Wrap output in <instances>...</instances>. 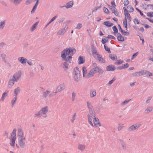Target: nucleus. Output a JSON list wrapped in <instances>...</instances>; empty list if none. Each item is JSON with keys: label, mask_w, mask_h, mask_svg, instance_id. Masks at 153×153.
Listing matches in <instances>:
<instances>
[{"label": "nucleus", "mask_w": 153, "mask_h": 153, "mask_svg": "<svg viewBox=\"0 0 153 153\" xmlns=\"http://www.w3.org/2000/svg\"><path fill=\"white\" fill-rule=\"evenodd\" d=\"M76 94L74 92H73L72 94V99L73 101H74L75 100Z\"/></svg>", "instance_id": "nucleus-43"}, {"label": "nucleus", "mask_w": 153, "mask_h": 153, "mask_svg": "<svg viewBox=\"0 0 153 153\" xmlns=\"http://www.w3.org/2000/svg\"><path fill=\"white\" fill-rule=\"evenodd\" d=\"M123 127V125L122 124H119L118 126L117 127V129L118 131H120L121 130L122 128Z\"/></svg>", "instance_id": "nucleus-49"}, {"label": "nucleus", "mask_w": 153, "mask_h": 153, "mask_svg": "<svg viewBox=\"0 0 153 153\" xmlns=\"http://www.w3.org/2000/svg\"><path fill=\"white\" fill-rule=\"evenodd\" d=\"M123 61L121 59H119L115 62V64L117 65H119L121 64L123 62Z\"/></svg>", "instance_id": "nucleus-39"}, {"label": "nucleus", "mask_w": 153, "mask_h": 153, "mask_svg": "<svg viewBox=\"0 0 153 153\" xmlns=\"http://www.w3.org/2000/svg\"><path fill=\"white\" fill-rule=\"evenodd\" d=\"M109 57L112 60H115L117 59L116 56L114 55L110 54L109 55Z\"/></svg>", "instance_id": "nucleus-36"}, {"label": "nucleus", "mask_w": 153, "mask_h": 153, "mask_svg": "<svg viewBox=\"0 0 153 153\" xmlns=\"http://www.w3.org/2000/svg\"><path fill=\"white\" fill-rule=\"evenodd\" d=\"M37 6H38V5L37 4H35L34 6V7H33V9H32V10L31 11V13H33L35 12V10L36 9V8Z\"/></svg>", "instance_id": "nucleus-47"}, {"label": "nucleus", "mask_w": 153, "mask_h": 153, "mask_svg": "<svg viewBox=\"0 0 153 153\" xmlns=\"http://www.w3.org/2000/svg\"><path fill=\"white\" fill-rule=\"evenodd\" d=\"M95 112L93 109L89 110V112L87 116L89 124L91 126L93 127L94 125L92 122V119L96 117Z\"/></svg>", "instance_id": "nucleus-4"}, {"label": "nucleus", "mask_w": 153, "mask_h": 153, "mask_svg": "<svg viewBox=\"0 0 153 153\" xmlns=\"http://www.w3.org/2000/svg\"><path fill=\"white\" fill-rule=\"evenodd\" d=\"M50 93V92L49 91H46L43 93L42 95V97L44 98H45L49 95Z\"/></svg>", "instance_id": "nucleus-31"}, {"label": "nucleus", "mask_w": 153, "mask_h": 153, "mask_svg": "<svg viewBox=\"0 0 153 153\" xmlns=\"http://www.w3.org/2000/svg\"><path fill=\"white\" fill-rule=\"evenodd\" d=\"M104 48L106 51H108V53H111L110 49L109 48L107 47L105 45H104Z\"/></svg>", "instance_id": "nucleus-54"}, {"label": "nucleus", "mask_w": 153, "mask_h": 153, "mask_svg": "<svg viewBox=\"0 0 153 153\" xmlns=\"http://www.w3.org/2000/svg\"><path fill=\"white\" fill-rule=\"evenodd\" d=\"M73 5V1H71L67 3L66 5L65 6V7L66 8H68L72 7Z\"/></svg>", "instance_id": "nucleus-21"}, {"label": "nucleus", "mask_w": 153, "mask_h": 153, "mask_svg": "<svg viewBox=\"0 0 153 153\" xmlns=\"http://www.w3.org/2000/svg\"><path fill=\"white\" fill-rule=\"evenodd\" d=\"M18 143L20 147L24 148L25 146L26 138L22 130L21 129L18 130Z\"/></svg>", "instance_id": "nucleus-1"}, {"label": "nucleus", "mask_w": 153, "mask_h": 153, "mask_svg": "<svg viewBox=\"0 0 153 153\" xmlns=\"http://www.w3.org/2000/svg\"><path fill=\"white\" fill-rule=\"evenodd\" d=\"M124 15L125 16L124 19H126V20H128L129 22H130L131 21V18L130 16V14L128 12L124 13Z\"/></svg>", "instance_id": "nucleus-15"}, {"label": "nucleus", "mask_w": 153, "mask_h": 153, "mask_svg": "<svg viewBox=\"0 0 153 153\" xmlns=\"http://www.w3.org/2000/svg\"><path fill=\"white\" fill-rule=\"evenodd\" d=\"M123 2L125 6L127 5L129 3L128 0H123Z\"/></svg>", "instance_id": "nucleus-44"}, {"label": "nucleus", "mask_w": 153, "mask_h": 153, "mask_svg": "<svg viewBox=\"0 0 153 153\" xmlns=\"http://www.w3.org/2000/svg\"><path fill=\"white\" fill-rule=\"evenodd\" d=\"M74 79L75 81H79L80 77V72L79 68L76 67L74 69Z\"/></svg>", "instance_id": "nucleus-5"}, {"label": "nucleus", "mask_w": 153, "mask_h": 153, "mask_svg": "<svg viewBox=\"0 0 153 153\" xmlns=\"http://www.w3.org/2000/svg\"><path fill=\"white\" fill-rule=\"evenodd\" d=\"M63 65L64 66V68H65V69H67L68 68V65L66 62H65L63 63Z\"/></svg>", "instance_id": "nucleus-53"}, {"label": "nucleus", "mask_w": 153, "mask_h": 153, "mask_svg": "<svg viewBox=\"0 0 153 153\" xmlns=\"http://www.w3.org/2000/svg\"><path fill=\"white\" fill-rule=\"evenodd\" d=\"M130 100H125L123 102L121 103V105L123 106L126 105L128 102H129Z\"/></svg>", "instance_id": "nucleus-45"}, {"label": "nucleus", "mask_w": 153, "mask_h": 153, "mask_svg": "<svg viewBox=\"0 0 153 153\" xmlns=\"http://www.w3.org/2000/svg\"><path fill=\"white\" fill-rule=\"evenodd\" d=\"M115 69V67L112 65H109L106 67V70L107 71H114Z\"/></svg>", "instance_id": "nucleus-18"}, {"label": "nucleus", "mask_w": 153, "mask_h": 153, "mask_svg": "<svg viewBox=\"0 0 153 153\" xmlns=\"http://www.w3.org/2000/svg\"><path fill=\"white\" fill-rule=\"evenodd\" d=\"M14 81L13 80V79H12L10 80L8 85V88H11L12 87L14 84Z\"/></svg>", "instance_id": "nucleus-22"}, {"label": "nucleus", "mask_w": 153, "mask_h": 153, "mask_svg": "<svg viewBox=\"0 0 153 153\" xmlns=\"http://www.w3.org/2000/svg\"><path fill=\"white\" fill-rule=\"evenodd\" d=\"M134 22L135 24H139V21L137 19H135L134 20Z\"/></svg>", "instance_id": "nucleus-62"}, {"label": "nucleus", "mask_w": 153, "mask_h": 153, "mask_svg": "<svg viewBox=\"0 0 153 153\" xmlns=\"http://www.w3.org/2000/svg\"><path fill=\"white\" fill-rule=\"evenodd\" d=\"M140 126V125L135 124L132 125L128 129V130L129 131H131L135 130L137 128H138Z\"/></svg>", "instance_id": "nucleus-12"}, {"label": "nucleus", "mask_w": 153, "mask_h": 153, "mask_svg": "<svg viewBox=\"0 0 153 153\" xmlns=\"http://www.w3.org/2000/svg\"><path fill=\"white\" fill-rule=\"evenodd\" d=\"M56 16H55L54 17H53L50 20V21L49 22V23L47 24L46 26H48L51 23V22L53 21L56 18Z\"/></svg>", "instance_id": "nucleus-48"}, {"label": "nucleus", "mask_w": 153, "mask_h": 153, "mask_svg": "<svg viewBox=\"0 0 153 153\" xmlns=\"http://www.w3.org/2000/svg\"><path fill=\"white\" fill-rule=\"evenodd\" d=\"M123 24L124 27L126 28V30H127V20H126V19H124L123 20Z\"/></svg>", "instance_id": "nucleus-29"}, {"label": "nucleus", "mask_w": 153, "mask_h": 153, "mask_svg": "<svg viewBox=\"0 0 153 153\" xmlns=\"http://www.w3.org/2000/svg\"><path fill=\"white\" fill-rule=\"evenodd\" d=\"M82 70L83 73V76L84 77L87 78V70L86 68L85 67H83L82 68Z\"/></svg>", "instance_id": "nucleus-13"}, {"label": "nucleus", "mask_w": 153, "mask_h": 153, "mask_svg": "<svg viewBox=\"0 0 153 153\" xmlns=\"http://www.w3.org/2000/svg\"><path fill=\"white\" fill-rule=\"evenodd\" d=\"M146 75H148L149 76H151L152 75V74L149 71H145V74Z\"/></svg>", "instance_id": "nucleus-50"}, {"label": "nucleus", "mask_w": 153, "mask_h": 153, "mask_svg": "<svg viewBox=\"0 0 153 153\" xmlns=\"http://www.w3.org/2000/svg\"><path fill=\"white\" fill-rule=\"evenodd\" d=\"M111 4L112 5V6L113 7V8H115L116 6V5L114 1H112L111 3Z\"/></svg>", "instance_id": "nucleus-57"}, {"label": "nucleus", "mask_w": 153, "mask_h": 153, "mask_svg": "<svg viewBox=\"0 0 153 153\" xmlns=\"http://www.w3.org/2000/svg\"><path fill=\"white\" fill-rule=\"evenodd\" d=\"M97 68H94L92 69L87 74V78H89L94 76L97 71Z\"/></svg>", "instance_id": "nucleus-8"}, {"label": "nucleus", "mask_w": 153, "mask_h": 153, "mask_svg": "<svg viewBox=\"0 0 153 153\" xmlns=\"http://www.w3.org/2000/svg\"><path fill=\"white\" fill-rule=\"evenodd\" d=\"M96 95V92L95 90H92L90 91V97L91 98L94 97Z\"/></svg>", "instance_id": "nucleus-26"}, {"label": "nucleus", "mask_w": 153, "mask_h": 153, "mask_svg": "<svg viewBox=\"0 0 153 153\" xmlns=\"http://www.w3.org/2000/svg\"><path fill=\"white\" fill-rule=\"evenodd\" d=\"M93 120L94 125L96 127H99L101 126V124L99 120L97 118L94 117Z\"/></svg>", "instance_id": "nucleus-11"}, {"label": "nucleus", "mask_w": 153, "mask_h": 153, "mask_svg": "<svg viewBox=\"0 0 153 153\" xmlns=\"http://www.w3.org/2000/svg\"><path fill=\"white\" fill-rule=\"evenodd\" d=\"M8 91H7V92L5 91L3 94L2 97L0 100V101H4V98L6 97L7 94L8 93Z\"/></svg>", "instance_id": "nucleus-23"}, {"label": "nucleus", "mask_w": 153, "mask_h": 153, "mask_svg": "<svg viewBox=\"0 0 153 153\" xmlns=\"http://www.w3.org/2000/svg\"><path fill=\"white\" fill-rule=\"evenodd\" d=\"M78 64H82L84 63L85 58L84 57L80 56L78 58Z\"/></svg>", "instance_id": "nucleus-16"}, {"label": "nucleus", "mask_w": 153, "mask_h": 153, "mask_svg": "<svg viewBox=\"0 0 153 153\" xmlns=\"http://www.w3.org/2000/svg\"><path fill=\"white\" fill-rule=\"evenodd\" d=\"M10 1L15 5L19 4L22 0H10Z\"/></svg>", "instance_id": "nucleus-24"}, {"label": "nucleus", "mask_w": 153, "mask_h": 153, "mask_svg": "<svg viewBox=\"0 0 153 153\" xmlns=\"http://www.w3.org/2000/svg\"><path fill=\"white\" fill-rule=\"evenodd\" d=\"M147 16H148L153 17V12H149L147 13Z\"/></svg>", "instance_id": "nucleus-63"}, {"label": "nucleus", "mask_w": 153, "mask_h": 153, "mask_svg": "<svg viewBox=\"0 0 153 153\" xmlns=\"http://www.w3.org/2000/svg\"><path fill=\"white\" fill-rule=\"evenodd\" d=\"M96 58H97L100 62L102 63H104L105 62V59L102 58V56L100 55H97Z\"/></svg>", "instance_id": "nucleus-19"}, {"label": "nucleus", "mask_w": 153, "mask_h": 153, "mask_svg": "<svg viewBox=\"0 0 153 153\" xmlns=\"http://www.w3.org/2000/svg\"><path fill=\"white\" fill-rule=\"evenodd\" d=\"M106 41L107 40L106 38L102 39V42L103 44H105L106 42Z\"/></svg>", "instance_id": "nucleus-64"}, {"label": "nucleus", "mask_w": 153, "mask_h": 153, "mask_svg": "<svg viewBox=\"0 0 153 153\" xmlns=\"http://www.w3.org/2000/svg\"><path fill=\"white\" fill-rule=\"evenodd\" d=\"M145 71L143 70L141 71L140 72H138V76H140L142 75L145 74Z\"/></svg>", "instance_id": "nucleus-42"}, {"label": "nucleus", "mask_w": 153, "mask_h": 153, "mask_svg": "<svg viewBox=\"0 0 153 153\" xmlns=\"http://www.w3.org/2000/svg\"><path fill=\"white\" fill-rule=\"evenodd\" d=\"M103 10L104 12L106 13H109L108 9L106 7H104Z\"/></svg>", "instance_id": "nucleus-61"}, {"label": "nucleus", "mask_w": 153, "mask_h": 153, "mask_svg": "<svg viewBox=\"0 0 153 153\" xmlns=\"http://www.w3.org/2000/svg\"><path fill=\"white\" fill-rule=\"evenodd\" d=\"M65 32V29H63L60 30L58 32V34L59 35H63Z\"/></svg>", "instance_id": "nucleus-35"}, {"label": "nucleus", "mask_w": 153, "mask_h": 153, "mask_svg": "<svg viewBox=\"0 0 153 153\" xmlns=\"http://www.w3.org/2000/svg\"><path fill=\"white\" fill-rule=\"evenodd\" d=\"M76 50L74 48H66L62 51L61 54V57L65 60L70 61L71 60L72 57L68 56L66 58V56L70 54L72 55L75 53Z\"/></svg>", "instance_id": "nucleus-2"}, {"label": "nucleus", "mask_w": 153, "mask_h": 153, "mask_svg": "<svg viewBox=\"0 0 153 153\" xmlns=\"http://www.w3.org/2000/svg\"><path fill=\"white\" fill-rule=\"evenodd\" d=\"M87 106L89 110L93 109L92 106L90 102H87Z\"/></svg>", "instance_id": "nucleus-32"}, {"label": "nucleus", "mask_w": 153, "mask_h": 153, "mask_svg": "<svg viewBox=\"0 0 153 153\" xmlns=\"http://www.w3.org/2000/svg\"><path fill=\"white\" fill-rule=\"evenodd\" d=\"M21 73L19 71L15 73L13 76L12 79L14 82H17L21 76Z\"/></svg>", "instance_id": "nucleus-9"}, {"label": "nucleus", "mask_w": 153, "mask_h": 153, "mask_svg": "<svg viewBox=\"0 0 153 153\" xmlns=\"http://www.w3.org/2000/svg\"><path fill=\"white\" fill-rule=\"evenodd\" d=\"M113 29L115 33H117L118 32V30L115 26H114L113 27Z\"/></svg>", "instance_id": "nucleus-55"}, {"label": "nucleus", "mask_w": 153, "mask_h": 153, "mask_svg": "<svg viewBox=\"0 0 153 153\" xmlns=\"http://www.w3.org/2000/svg\"><path fill=\"white\" fill-rule=\"evenodd\" d=\"M76 116V114L74 113L72 117V119L71 120V121L72 123H73L74 120H75V117Z\"/></svg>", "instance_id": "nucleus-60"}, {"label": "nucleus", "mask_w": 153, "mask_h": 153, "mask_svg": "<svg viewBox=\"0 0 153 153\" xmlns=\"http://www.w3.org/2000/svg\"><path fill=\"white\" fill-rule=\"evenodd\" d=\"M20 89L19 88L17 87L14 90V93L15 94V96H17L18 94L20 92Z\"/></svg>", "instance_id": "nucleus-34"}, {"label": "nucleus", "mask_w": 153, "mask_h": 153, "mask_svg": "<svg viewBox=\"0 0 153 153\" xmlns=\"http://www.w3.org/2000/svg\"><path fill=\"white\" fill-rule=\"evenodd\" d=\"M39 22H37L35 23L33 25H32L30 28V30L31 31H33L36 29V27L38 24Z\"/></svg>", "instance_id": "nucleus-28"}, {"label": "nucleus", "mask_w": 153, "mask_h": 153, "mask_svg": "<svg viewBox=\"0 0 153 153\" xmlns=\"http://www.w3.org/2000/svg\"><path fill=\"white\" fill-rule=\"evenodd\" d=\"M119 141L121 146V150L123 152L126 151L127 150V146L125 142L122 140H120Z\"/></svg>", "instance_id": "nucleus-10"}, {"label": "nucleus", "mask_w": 153, "mask_h": 153, "mask_svg": "<svg viewBox=\"0 0 153 153\" xmlns=\"http://www.w3.org/2000/svg\"><path fill=\"white\" fill-rule=\"evenodd\" d=\"M85 148V145L79 143L77 146L78 149L82 151H84Z\"/></svg>", "instance_id": "nucleus-14"}, {"label": "nucleus", "mask_w": 153, "mask_h": 153, "mask_svg": "<svg viewBox=\"0 0 153 153\" xmlns=\"http://www.w3.org/2000/svg\"><path fill=\"white\" fill-rule=\"evenodd\" d=\"M65 88V86L63 84H61L58 86L56 88L55 92L49 95L50 97L55 96L57 93L60 92L64 90Z\"/></svg>", "instance_id": "nucleus-6"}, {"label": "nucleus", "mask_w": 153, "mask_h": 153, "mask_svg": "<svg viewBox=\"0 0 153 153\" xmlns=\"http://www.w3.org/2000/svg\"><path fill=\"white\" fill-rule=\"evenodd\" d=\"M153 110V108L152 106L148 107L145 110V113L148 114L151 112Z\"/></svg>", "instance_id": "nucleus-20"}, {"label": "nucleus", "mask_w": 153, "mask_h": 153, "mask_svg": "<svg viewBox=\"0 0 153 153\" xmlns=\"http://www.w3.org/2000/svg\"><path fill=\"white\" fill-rule=\"evenodd\" d=\"M127 8L129 10V11L130 12H133L134 11L133 8L131 6H128L127 7Z\"/></svg>", "instance_id": "nucleus-41"}, {"label": "nucleus", "mask_w": 153, "mask_h": 153, "mask_svg": "<svg viewBox=\"0 0 153 153\" xmlns=\"http://www.w3.org/2000/svg\"><path fill=\"white\" fill-rule=\"evenodd\" d=\"M121 33L123 35H128L129 34L128 32L124 31L123 30H121Z\"/></svg>", "instance_id": "nucleus-46"}, {"label": "nucleus", "mask_w": 153, "mask_h": 153, "mask_svg": "<svg viewBox=\"0 0 153 153\" xmlns=\"http://www.w3.org/2000/svg\"><path fill=\"white\" fill-rule=\"evenodd\" d=\"M5 22L3 21L1 22L0 23V29H2L4 28L5 25Z\"/></svg>", "instance_id": "nucleus-37"}, {"label": "nucleus", "mask_w": 153, "mask_h": 153, "mask_svg": "<svg viewBox=\"0 0 153 153\" xmlns=\"http://www.w3.org/2000/svg\"><path fill=\"white\" fill-rule=\"evenodd\" d=\"M49 108L47 106L41 108L40 111L41 113L44 117H46L47 116V113L48 111Z\"/></svg>", "instance_id": "nucleus-7"}, {"label": "nucleus", "mask_w": 153, "mask_h": 153, "mask_svg": "<svg viewBox=\"0 0 153 153\" xmlns=\"http://www.w3.org/2000/svg\"><path fill=\"white\" fill-rule=\"evenodd\" d=\"M104 24L108 27H111L113 25V24L111 22H110L109 21H106L105 22L103 23Z\"/></svg>", "instance_id": "nucleus-27"}, {"label": "nucleus", "mask_w": 153, "mask_h": 153, "mask_svg": "<svg viewBox=\"0 0 153 153\" xmlns=\"http://www.w3.org/2000/svg\"><path fill=\"white\" fill-rule=\"evenodd\" d=\"M112 12L114 13V14L117 16H119V12L117 10H115L114 9L112 10Z\"/></svg>", "instance_id": "nucleus-40"}, {"label": "nucleus", "mask_w": 153, "mask_h": 153, "mask_svg": "<svg viewBox=\"0 0 153 153\" xmlns=\"http://www.w3.org/2000/svg\"><path fill=\"white\" fill-rule=\"evenodd\" d=\"M117 39L118 41L121 42H123L124 40L123 37L120 34V33H119L118 35Z\"/></svg>", "instance_id": "nucleus-30"}, {"label": "nucleus", "mask_w": 153, "mask_h": 153, "mask_svg": "<svg viewBox=\"0 0 153 153\" xmlns=\"http://www.w3.org/2000/svg\"><path fill=\"white\" fill-rule=\"evenodd\" d=\"M16 129H13L10 135V145L13 147H14L16 140Z\"/></svg>", "instance_id": "nucleus-3"}, {"label": "nucleus", "mask_w": 153, "mask_h": 153, "mask_svg": "<svg viewBox=\"0 0 153 153\" xmlns=\"http://www.w3.org/2000/svg\"><path fill=\"white\" fill-rule=\"evenodd\" d=\"M20 62L22 64H26L27 59L23 57H20L18 58Z\"/></svg>", "instance_id": "nucleus-17"}, {"label": "nucleus", "mask_w": 153, "mask_h": 153, "mask_svg": "<svg viewBox=\"0 0 153 153\" xmlns=\"http://www.w3.org/2000/svg\"><path fill=\"white\" fill-rule=\"evenodd\" d=\"M107 38L108 39H115V38L114 36L110 35L108 36Z\"/></svg>", "instance_id": "nucleus-58"}, {"label": "nucleus", "mask_w": 153, "mask_h": 153, "mask_svg": "<svg viewBox=\"0 0 153 153\" xmlns=\"http://www.w3.org/2000/svg\"><path fill=\"white\" fill-rule=\"evenodd\" d=\"M95 68H97L98 69H97V71L100 73V74H102L103 72V70L100 69L99 67H95Z\"/></svg>", "instance_id": "nucleus-52"}, {"label": "nucleus", "mask_w": 153, "mask_h": 153, "mask_svg": "<svg viewBox=\"0 0 153 153\" xmlns=\"http://www.w3.org/2000/svg\"><path fill=\"white\" fill-rule=\"evenodd\" d=\"M17 99V97L15 96V97L13 98L11 102V104L12 107H13L16 103V101Z\"/></svg>", "instance_id": "nucleus-25"}, {"label": "nucleus", "mask_w": 153, "mask_h": 153, "mask_svg": "<svg viewBox=\"0 0 153 153\" xmlns=\"http://www.w3.org/2000/svg\"><path fill=\"white\" fill-rule=\"evenodd\" d=\"M124 69H125L128 67L129 65L128 63L124 64L123 65Z\"/></svg>", "instance_id": "nucleus-59"}, {"label": "nucleus", "mask_w": 153, "mask_h": 153, "mask_svg": "<svg viewBox=\"0 0 153 153\" xmlns=\"http://www.w3.org/2000/svg\"><path fill=\"white\" fill-rule=\"evenodd\" d=\"M82 25L81 24H78L77 25V26L76 27V29H79L81 28L82 27Z\"/></svg>", "instance_id": "nucleus-56"}, {"label": "nucleus", "mask_w": 153, "mask_h": 153, "mask_svg": "<svg viewBox=\"0 0 153 153\" xmlns=\"http://www.w3.org/2000/svg\"><path fill=\"white\" fill-rule=\"evenodd\" d=\"M42 116H43V115L40 111L38 113L35 114L34 115V117L39 118L41 117Z\"/></svg>", "instance_id": "nucleus-33"}, {"label": "nucleus", "mask_w": 153, "mask_h": 153, "mask_svg": "<svg viewBox=\"0 0 153 153\" xmlns=\"http://www.w3.org/2000/svg\"><path fill=\"white\" fill-rule=\"evenodd\" d=\"M92 53L93 54V55L94 56L95 58H96V57L97 56V55H99L97 51L96 50L94 49L92 51Z\"/></svg>", "instance_id": "nucleus-38"}, {"label": "nucleus", "mask_w": 153, "mask_h": 153, "mask_svg": "<svg viewBox=\"0 0 153 153\" xmlns=\"http://www.w3.org/2000/svg\"><path fill=\"white\" fill-rule=\"evenodd\" d=\"M116 78L115 77H114L112 80L110 81L108 83V84L109 85H110L112 84L113 82L115 80Z\"/></svg>", "instance_id": "nucleus-51"}]
</instances>
